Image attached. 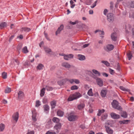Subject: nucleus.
<instances>
[{
	"mask_svg": "<svg viewBox=\"0 0 134 134\" xmlns=\"http://www.w3.org/2000/svg\"><path fill=\"white\" fill-rule=\"evenodd\" d=\"M107 117L108 115L106 114L103 115L101 116V120L103 121H104L107 118Z\"/></svg>",
	"mask_w": 134,
	"mask_h": 134,
	"instance_id": "cd10ccee",
	"label": "nucleus"
},
{
	"mask_svg": "<svg viewBox=\"0 0 134 134\" xmlns=\"http://www.w3.org/2000/svg\"><path fill=\"white\" fill-rule=\"evenodd\" d=\"M41 105L40 102L39 100H37L36 102L35 106L38 107Z\"/></svg>",
	"mask_w": 134,
	"mask_h": 134,
	"instance_id": "c03bdc74",
	"label": "nucleus"
},
{
	"mask_svg": "<svg viewBox=\"0 0 134 134\" xmlns=\"http://www.w3.org/2000/svg\"><path fill=\"white\" fill-rule=\"evenodd\" d=\"M44 50L46 52L49 54H53V52L52 51L51 49L48 47H45L44 48Z\"/></svg>",
	"mask_w": 134,
	"mask_h": 134,
	"instance_id": "ddd939ff",
	"label": "nucleus"
},
{
	"mask_svg": "<svg viewBox=\"0 0 134 134\" xmlns=\"http://www.w3.org/2000/svg\"><path fill=\"white\" fill-rule=\"evenodd\" d=\"M92 71L94 74L97 75L98 76H99L100 75V73L97 70L95 69H93Z\"/></svg>",
	"mask_w": 134,
	"mask_h": 134,
	"instance_id": "c9c22d12",
	"label": "nucleus"
},
{
	"mask_svg": "<svg viewBox=\"0 0 134 134\" xmlns=\"http://www.w3.org/2000/svg\"><path fill=\"white\" fill-rule=\"evenodd\" d=\"M105 111L104 109H102V110L99 109L98 113L97 114V115L98 116H100L101 114L104 113Z\"/></svg>",
	"mask_w": 134,
	"mask_h": 134,
	"instance_id": "393cba45",
	"label": "nucleus"
},
{
	"mask_svg": "<svg viewBox=\"0 0 134 134\" xmlns=\"http://www.w3.org/2000/svg\"><path fill=\"white\" fill-rule=\"evenodd\" d=\"M126 6L129 8H134V1H129L126 3Z\"/></svg>",
	"mask_w": 134,
	"mask_h": 134,
	"instance_id": "423d86ee",
	"label": "nucleus"
},
{
	"mask_svg": "<svg viewBox=\"0 0 134 134\" xmlns=\"http://www.w3.org/2000/svg\"><path fill=\"white\" fill-rule=\"evenodd\" d=\"M7 23L5 22L2 23L0 24V29H2L3 28L6 26Z\"/></svg>",
	"mask_w": 134,
	"mask_h": 134,
	"instance_id": "c85d7f7f",
	"label": "nucleus"
},
{
	"mask_svg": "<svg viewBox=\"0 0 134 134\" xmlns=\"http://www.w3.org/2000/svg\"><path fill=\"white\" fill-rule=\"evenodd\" d=\"M129 17L130 18L134 19V12H131L129 13Z\"/></svg>",
	"mask_w": 134,
	"mask_h": 134,
	"instance_id": "a19ab883",
	"label": "nucleus"
},
{
	"mask_svg": "<svg viewBox=\"0 0 134 134\" xmlns=\"http://www.w3.org/2000/svg\"><path fill=\"white\" fill-rule=\"evenodd\" d=\"M52 120L54 122L57 123H58L59 121V119L57 118L54 117L53 119Z\"/></svg>",
	"mask_w": 134,
	"mask_h": 134,
	"instance_id": "58836bf2",
	"label": "nucleus"
},
{
	"mask_svg": "<svg viewBox=\"0 0 134 134\" xmlns=\"http://www.w3.org/2000/svg\"><path fill=\"white\" fill-rule=\"evenodd\" d=\"M14 62L16 63V64L18 65H19V62L17 59H15L14 60Z\"/></svg>",
	"mask_w": 134,
	"mask_h": 134,
	"instance_id": "69168bd1",
	"label": "nucleus"
},
{
	"mask_svg": "<svg viewBox=\"0 0 134 134\" xmlns=\"http://www.w3.org/2000/svg\"><path fill=\"white\" fill-rule=\"evenodd\" d=\"M121 117L126 118L127 117V113L125 111L122 112L121 114Z\"/></svg>",
	"mask_w": 134,
	"mask_h": 134,
	"instance_id": "7c9ffc66",
	"label": "nucleus"
},
{
	"mask_svg": "<svg viewBox=\"0 0 134 134\" xmlns=\"http://www.w3.org/2000/svg\"><path fill=\"white\" fill-rule=\"evenodd\" d=\"M14 35H12L11 36L9 40V42H10L13 39V38L14 37Z\"/></svg>",
	"mask_w": 134,
	"mask_h": 134,
	"instance_id": "338daca9",
	"label": "nucleus"
},
{
	"mask_svg": "<svg viewBox=\"0 0 134 134\" xmlns=\"http://www.w3.org/2000/svg\"><path fill=\"white\" fill-rule=\"evenodd\" d=\"M84 87L86 90H88L89 88L88 85H85L84 86Z\"/></svg>",
	"mask_w": 134,
	"mask_h": 134,
	"instance_id": "4d7b16f0",
	"label": "nucleus"
},
{
	"mask_svg": "<svg viewBox=\"0 0 134 134\" xmlns=\"http://www.w3.org/2000/svg\"><path fill=\"white\" fill-rule=\"evenodd\" d=\"M107 19L109 22H113L114 19V16L112 13H108L107 16Z\"/></svg>",
	"mask_w": 134,
	"mask_h": 134,
	"instance_id": "7ed1b4c3",
	"label": "nucleus"
},
{
	"mask_svg": "<svg viewBox=\"0 0 134 134\" xmlns=\"http://www.w3.org/2000/svg\"><path fill=\"white\" fill-rule=\"evenodd\" d=\"M102 74L104 76H105L106 77H107L108 76V75L106 73L103 72L102 73Z\"/></svg>",
	"mask_w": 134,
	"mask_h": 134,
	"instance_id": "bf43d9fd",
	"label": "nucleus"
},
{
	"mask_svg": "<svg viewBox=\"0 0 134 134\" xmlns=\"http://www.w3.org/2000/svg\"><path fill=\"white\" fill-rule=\"evenodd\" d=\"M32 112V120L34 121H35L37 120L36 118L37 113L36 112L35 110L34 109L33 110Z\"/></svg>",
	"mask_w": 134,
	"mask_h": 134,
	"instance_id": "1a4fd4ad",
	"label": "nucleus"
},
{
	"mask_svg": "<svg viewBox=\"0 0 134 134\" xmlns=\"http://www.w3.org/2000/svg\"><path fill=\"white\" fill-rule=\"evenodd\" d=\"M64 27V26L63 25H61L60 27L58 28L57 31H56V35H57L58 34H59L60 31L63 29Z\"/></svg>",
	"mask_w": 134,
	"mask_h": 134,
	"instance_id": "f3484780",
	"label": "nucleus"
},
{
	"mask_svg": "<svg viewBox=\"0 0 134 134\" xmlns=\"http://www.w3.org/2000/svg\"><path fill=\"white\" fill-rule=\"evenodd\" d=\"M51 106L52 109H53L55 108L56 104V101L55 100H53L51 103Z\"/></svg>",
	"mask_w": 134,
	"mask_h": 134,
	"instance_id": "5701e85b",
	"label": "nucleus"
},
{
	"mask_svg": "<svg viewBox=\"0 0 134 134\" xmlns=\"http://www.w3.org/2000/svg\"><path fill=\"white\" fill-rule=\"evenodd\" d=\"M68 81L71 83H72L74 82L77 84H79L80 83L78 79H72L68 80Z\"/></svg>",
	"mask_w": 134,
	"mask_h": 134,
	"instance_id": "4468645a",
	"label": "nucleus"
},
{
	"mask_svg": "<svg viewBox=\"0 0 134 134\" xmlns=\"http://www.w3.org/2000/svg\"><path fill=\"white\" fill-rule=\"evenodd\" d=\"M45 88V89H46L47 91H52L53 90V88L52 87L47 86H46Z\"/></svg>",
	"mask_w": 134,
	"mask_h": 134,
	"instance_id": "37998d69",
	"label": "nucleus"
},
{
	"mask_svg": "<svg viewBox=\"0 0 134 134\" xmlns=\"http://www.w3.org/2000/svg\"><path fill=\"white\" fill-rule=\"evenodd\" d=\"M78 23V21H76L75 22H72L70 21L69 23L70 24L72 25H74Z\"/></svg>",
	"mask_w": 134,
	"mask_h": 134,
	"instance_id": "603ef678",
	"label": "nucleus"
},
{
	"mask_svg": "<svg viewBox=\"0 0 134 134\" xmlns=\"http://www.w3.org/2000/svg\"><path fill=\"white\" fill-rule=\"evenodd\" d=\"M101 62L104 64H105L107 66H109V63L107 61H102Z\"/></svg>",
	"mask_w": 134,
	"mask_h": 134,
	"instance_id": "de8ad7c7",
	"label": "nucleus"
},
{
	"mask_svg": "<svg viewBox=\"0 0 134 134\" xmlns=\"http://www.w3.org/2000/svg\"><path fill=\"white\" fill-rule=\"evenodd\" d=\"M120 88L121 90L123 91H127V89L122 86H121L120 87Z\"/></svg>",
	"mask_w": 134,
	"mask_h": 134,
	"instance_id": "864d4df0",
	"label": "nucleus"
},
{
	"mask_svg": "<svg viewBox=\"0 0 134 134\" xmlns=\"http://www.w3.org/2000/svg\"><path fill=\"white\" fill-rule=\"evenodd\" d=\"M31 30L28 27H23L21 30V31H24L25 32H28L29 31Z\"/></svg>",
	"mask_w": 134,
	"mask_h": 134,
	"instance_id": "b1692460",
	"label": "nucleus"
},
{
	"mask_svg": "<svg viewBox=\"0 0 134 134\" xmlns=\"http://www.w3.org/2000/svg\"><path fill=\"white\" fill-rule=\"evenodd\" d=\"M11 91V88H10L8 87L6 88L5 91V93H8Z\"/></svg>",
	"mask_w": 134,
	"mask_h": 134,
	"instance_id": "a18cd8bd",
	"label": "nucleus"
},
{
	"mask_svg": "<svg viewBox=\"0 0 134 134\" xmlns=\"http://www.w3.org/2000/svg\"><path fill=\"white\" fill-rule=\"evenodd\" d=\"M85 107V104L83 103H80L77 105V108L79 110H81L82 109Z\"/></svg>",
	"mask_w": 134,
	"mask_h": 134,
	"instance_id": "412c9836",
	"label": "nucleus"
},
{
	"mask_svg": "<svg viewBox=\"0 0 134 134\" xmlns=\"http://www.w3.org/2000/svg\"><path fill=\"white\" fill-rule=\"evenodd\" d=\"M105 50L107 51H110L114 48V46L111 44H108L106 46Z\"/></svg>",
	"mask_w": 134,
	"mask_h": 134,
	"instance_id": "0eeeda50",
	"label": "nucleus"
},
{
	"mask_svg": "<svg viewBox=\"0 0 134 134\" xmlns=\"http://www.w3.org/2000/svg\"><path fill=\"white\" fill-rule=\"evenodd\" d=\"M86 4L87 5H90L92 3L91 0H87L85 2Z\"/></svg>",
	"mask_w": 134,
	"mask_h": 134,
	"instance_id": "09e8293b",
	"label": "nucleus"
},
{
	"mask_svg": "<svg viewBox=\"0 0 134 134\" xmlns=\"http://www.w3.org/2000/svg\"><path fill=\"white\" fill-rule=\"evenodd\" d=\"M77 57L78 59L80 60H83L85 59V56L81 54H78Z\"/></svg>",
	"mask_w": 134,
	"mask_h": 134,
	"instance_id": "a211bd4d",
	"label": "nucleus"
},
{
	"mask_svg": "<svg viewBox=\"0 0 134 134\" xmlns=\"http://www.w3.org/2000/svg\"><path fill=\"white\" fill-rule=\"evenodd\" d=\"M74 55L73 54H70L69 55H65L64 56V58L66 60H68L71 58H72Z\"/></svg>",
	"mask_w": 134,
	"mask_h": 134,
	"instance_id": "6ab92c4d",
	"label": "nucleus"
},
{
	"mask_svg": "<svg viewBox=\"0 0 134 134\" xmlns=\"http://www.w3.org/2000/svg\"><path fill=\"white\" fill-rule=\"evenodd\" d=\"M106 94V91L104 90H102L101 92V95L103 97H105Z\"/></svg>",
	"mask_w": 134,
	"mask_h": 134,
	"instance_id": "e433bc0d",
	"label": "nucleus"
},
{
	"mask_svg": "<svg viewBox=\"0 0 134 134\" xmlns=\"http://www.w3.org/2000/svg\"><path fill=\"white\" fill-rule=\"evenodd\" d=\"M111 117L113 119H117L120 118V116L119 115L116 114L114 113H111L110 114Z\"/></svg>",
	"mask_w": 134,
	"mask_h": 134,
	"instance_id": "f8f14e48",
	"label": "nucleus"
},
{
	"mask_svg": "<svg viewBox=\"0 0 134 134\" xmlns=\"http://www.w3.org/2000/svg\"><path fill=\"white\" fill-rule=\"evenodd\" d=\"M68 81V80L67 79H63L61 80L58 82V84L61 86L65 83L66 81Z\"/></svg>",
	"mask_w": 134,
	"mask_h": 134,
	"instance_id": "2eb2a0df",
	"label": "nucleus"
},
{
	"mask_svg": "<svg viewBox=\"0 0 134 134\" xmlns=\"http://www.w3.org/2000/svg\"><path fill=\"white\" fill-rule=\"evenodd\" d=\"M44 35L45 36V37L49 41L50 40V39H49V38L48 37L47 34L45 33V32L44 33Z\"/></svg>",
	"mask_w": 134,
	"mask_h": 134,
	"instance_id": "6e6d98bb",
	"label": "nucleus"
},
{
	"mask_svg": "<svg viewBox=\"0 0 134 134\" xmlns=\"http://www.w3.org/2000/svg\"><path fill=\"white\" fill-rule=\"evenodd\" d=\"M34 131H32L28 132L26 134H34Z\"/></svg>",
	"mask_w": 134,
	"mask_h": 134,
	"instance_id": "e2e57ef3",
	"label": "nucleus"
},
{
	"mask_svg": "<svg viewBox=\"0 0 134 134\" xmlns=\"http://www.w3.org/2000/svg\"><path fill=\"white\" fill-rule=\"evenodd\" d=\"M78 89V87L76 85H74L72 86L71 88V89L72 90H77Z\"/></svg>",
	"mask_w": 134,
	"mask_h": 134,
	"instance_id": "49530a36",
	"label": "nucleus"
},
{
	"mask_svg": "<svg viewBox=\"0 0 134 134\" xmlns=\"http://www.w3.org/2000/svg\"><path fill=\"white\" fill-rule=\"evenodd\" d=\"M127 55L129 60H130L132 57L131 53H128L127 54Z\"/></svg>",
	"mask_w": 134,
	"mask_h": 134,
	"instance_id": "79ce46f5",
	"label": "nucleus"
},
{
	"mask_svg": "<svg viewBox=\"0 0 134 134\" xmlns=\"http://www.w3.org/2000/svg\"><path fill=\"white\" fill-rule=\"evenodd\" d=\"M113 108L118 110H121L122 109L121 107L119 106L118 104V102L115 100H113L111 103Z\"/></svg>",
	"mask_w": 134,
	"mask_h": 134,
	"instance_id": "f03ea898",
	"label": "nucleus"
},
{
	"mask_svg": "<svg viewBox=\"0 0 134 134\" xmlns=\"http://www.w3.org/2000/svg\"><path fill=\"white\" fill-rule=\"evenodd\" d=\"M22 52L25 53H26L29 52V51L26 46L24 47L22 49Z\"/></svg>",
	"mask_w": 134,
	"mask_h": 134,
	"instance_id": "bb28decb",
	"label": "nucleus"
},
{
	"mask_svg": "<svg viewBox=\"0 0 134 134\" xmlns=\"http://www.w3.org/2000/svg\"><path fill=\"white\" fill-rule=\"evenodd\" d=\"M99 34L100 35H104V32L103 31H101L99 32Z\"/></svg>",
	"mask_w": 134,
	"mask_h": 134,
	"instance_id": "0e129e2a",
	"label": "nucleus"
},
{
	"mask_svg": "<svg viewBox=\"0 0 134 134\" xmlns=\"http://www.w3.org/2000/svg\"><path fill=\"white\" fill-rule=\"evenodd\" d=\"M44 65L42 64H40L37 67V69L40 70L42 69Z\"/></svg>",
	"mask_w": 134,
	"mask_h": 134,
	"instance_id": "f704fd0d",
	"label": "nucleus"
},
{
	"mask_svg": "<svg viewBox=\"0 0 134 134\" xmlns=\"http://www.w3.org/2000/svg\"><path fill=\"white\" fill-rule=\"evenodd\" d=\"M76 116L74 115H70L68 117V119L70 121H74L75 120Z\"/></svg>",
	"mask_w": 134,
	"mask_h": 134,
	"instance_id": "9d476101",
	"label": "nucleus"
},
{
	"mask_svg": "<svg viewBox=\"0 0 134 134\" xmlns=\"http://www.w3.org/2000/svg\"><path fill=\"white\" fill-rule=\"evenodd\" d=\"M81 96V94L79 92H76L70 95L68 99V101H71L76 99Z\"/></svg>",
	"mask_w": 134,
	"mask_h": 134,
	"instance_id": "f257e3e1",
	"label": "nucleus"
},
{
	"mask_svg": "<svg viewBox=\"0 0 134 134\" xmlns=\"http://www.w3.org/2000/svg\"><path fill=\"white\" fill-rule=\"evenodd\" d=\"M5 128V125L4 124H0V131H3Z\"/></svg>",
	"mask_w": 134,
	"mask_h": 134,
	"instance_id": "4c0bfd02",
	"label": "nucleus"
},
{
	"mask_svg": "<svg viewBox=\"0 0 134 134\" xmlns=\"http://www.w3.org/2000/svg\"><path fill=\"white\" fill-rule=\"evenodd\" d=\"M111 38L114 41H116L117 39L116 34V33H112L111 35Z\"/></svg>",
	"mask_w": 134,
	"mask_h": 134,
	"instance_id": "aec40b11",
	"label": "nucleus"
},
{
	"mask_svg": "<svg viewBox=\"0 0 134 134\" xmlns=\"http://www.w3.org/2000/svg\"><path fill=\"white\" fill-rule=\"evenodd\" d=\"M2 77L4 79H6L7 78V73L5 72L2 73Z\"/></svg>",
	"mask_w": 134,
	"mask_h": 134,
	"instance_id": "ea45409f",
	"label": "nucleus"
},
{
	"mask_svg": "<svg viewBox=\"0 0 134 134\" xmlns=\"http://www.w3.org/2000/svg\"><path fill=\"white\" fill-rule=\"evenodd\" d=\"M19 117V113L18 112L14 113L12 116L13 119L16 123L18 121Z\"/></svg>",
	"mask_w": 134,
	"mask_h": 134,
	"instance_id": "20e7f679",
	"label": "nucleus"
},
{
	"mask_svg": "<svg viewBox=\"0 0 134 134\" xmlns=\"http://www.w3.org/2000/svg\"><path fill=\"white\" fill-rule=\"evenodd\" d=\"M97 0L96 1H95L94 2V3L92 5H91V8H94L96 5V4L97 3Z\"/></svg>",
	"mask_w": 134,
	"mask_h": 134,
	"instance_id": "8fccbe9b",
	"label": "nucleus"
},
{
	"mask_svg": "<svg viewBox=\"0 0 134 134\" xmlns=\"http://www.w3.org/2000/svg\"><path fill=\"white\" fill-rule=\"evenodd\" d=\"M108 10L107 9H105L103 11V14L105 15H106L107 13L108 12Z\"/></svg>",
	"mask_w": 134,
	"mask_h": 134,
	"instance_id": "5fc2aeb1",
	"label": "nucleus"
},
{
	"mask_svg": "<svg viewBox=\"0 0 134 134\" xmlns=\"http://www.w3.org/2000/svg\"><path fill=\"white\" fill-rule=\"evenodd\" d=\"M132 37L134 38V29H132Z\"/></svg>",
	"mask_w": 134,
	"mask_h": 134,
	"instance_id": "774afa93",
	"label": "nucleus"
},
{
	"mask_svg": "<svg viewBox=\"0 0 134 134\" xmlns=\"http://www.w3.org/2000/svg\"><path fill=\"white\" fill-rule=\"evenodd\" d=\"M62 65L63 67L66 68H69L71 67V65L67 62H63L62 64Z\"/></svg>",
	"mask_w": 134,
	"mask_h": 134,
	"instance_id": "dca6fc26",
	"label": "nucleus"
},
{
	"mask_svg": "<svg viewBox=\"0 0 134 134\" xmlns=\"http://www.w3.org/2000/svg\"><path fill=\"white\" fill-rule=\"evenodd\" d=\"M46 134H55V132H50L49 131H48Z\"/></svg>",
	"mask_w": 134,
	"mask_h": 134,
	"instance_id": "052dcab7",
	"label": "nucleus"
},
{
	"mask_svg": "<svg viewBox=\"0 0 134 134\" xmlns=\"http://www.w3.org/2000/svg\"><path fill=\"white\" fill-rule=\"evenodd\" d=\"M109 71L111 74L113 75L114 74V71L110 68L109 69Z\"/></svg>",
	"mask_w": 134,
	"mask_h": 134,
	"instance_id": "3c124183",
	"label": "nucleus"
},
{
	"mask_svg": "<svg viewBox=\"0 0 134 134\" xmlns=\"http://www.w3.org/2000/svg\"><path fill=\"white\" fill-rule=\"evenodd\" d=\"M64 114L63 112L60 110H58L57 112V114L59 116L62 117L63 116Z\"/></svg>",
	"mask_w": 134,
	"mask_h": 134,
	"instance_id": "a878e982",
	"label": "nucleus"
},
{
	"mask_svg": "<svg viewBox=\"0 0 134 134\" xmlns=\"http://www.w3.org/2000/svg\"><path fill=\"white\" fill-rule=\"evenodd\" d=\"M80 127H81L82 129H84L85 128V126L84 125L82 124L80 125Z\"/></svg>",
	"mask_w": 134,
	"mask_h": 134,
	"instance_id": "13d9d810",
	"label": "nucleus"
},
{
	"mask_svg": "<svg viewBox=\"0 0 134 134\" xmlns=\"http://www.w3.org/2000/svg\"><path fill=\"white\" fill-rule=\"evenodd\" d=\"M22 47V46L20 45H19L17 47V49L19 50H20Z\"/></svg>",
	"mask_w": 134,
	"mask_h": 134,
	"instance_id": "680f3d73",
	"label": "nucleus"
},
{
	"mask_svg": "<svg viewBox=\"0 0 134 134\" xmlns=\"http://www.w3.org/2000/svg\"><path fill=\"white\" fill-rule=\"evenodd\" d=\"M45 88H42L41 91V93H40V95L41 97H42L45 94Z\"/></svg>",
	"mask_w": 134,
	"mask_h": 134,
	"instance_id": "c756f323",
	"label": "nucleus"
},
{
	"mask_svg": "<svg viewBox=\"0 0 134 134\" xmlns=\"http://www.w3.org/2000/svg\"><path fill=\"white\" fill-rule=\"evenodd\" d=\"M129 120H125L123 121H120L119 122V123L121 124H127L128 123L129 121Z\"/></svg>",
	"mask_w": 134,
	"mask_h": 134,
	"instance_id": "72a5a7b5",
	"label": "nucleus"
},
{
	"mask_svg": "<svg viewBox=\"0 0 134 134\" xmlns=\"http://www.w3.org/2000/svg\"><path fill=\"white\" fill-rule=\"evenodd\" d=\"M106 131L107 132L108 134H113V130L109 127L107 126H105Z\"/></svg>",
	"mask_w": 134,
	"mask_h": 134,
	"instance_id": "39448f33",
	"label": "nucleus"
},
{
	"mask_svg": "<svg viewBox=\"0 0 134 134\" xmlns=\"http://www.w3.org/2000/svg\"><path fill=\"white\" fill-rule=\"evenodd\" d=\"M96 82L98 85L100 86L101 87L103 85V82L102 79L99 78L96 79Z\"/></svg>",
	"mask_w": 134,
	"mask_h": 134,
	"instance_id": "6e6552de",
	"label": "nucleus"
},
{
	"mask_svg": "<svg viewBox=\"0 0 134 134\" xmlns=\"http://www.w3.org/2000/svg\"><path fill=\"white\" fill-rule=\"evenodd\" d=\"M87 94L89 96H93V93L92 92V88H90L88 90L87 92Z\"/></svg>",
	"mask_w": 134,
	"mask_h": 134,
	"instance_id": "2f4dec72",
	"label": "nucleus"
},
{
	"mask_svg": "<svg viewBox=\"0 0 134 134\" xmlns=\"http://www.w3.org/2000/svg\"><path fill=\"white\" fill-rule=\"evenodd\" d=\"M43 108L44 112L46 113H48L49 109V107L48 105L47 104L44 105L43 106Z\"/></svg>",
	"mask_w": 134,
	"mask_h": 134,
	"instance_id": "9b49d317",
	"label": "nucleus"
},
{
	"mask_svg": "<svg viewBox=\"0 0 134 134\" xmlns=\"http://www.w3.org/2000/svg\"><path fill=\"white\" fill-rule=\"evenodd\" d=\"M18 98L19 99H21L23 98L24 97V94L22 91H20L18 93Z\"/></svg>",
	"mask_w": 134,
	"mask_h": 134,
	"instance_id": "4be33fe9",
	"label": "nucleus"
},
{
	"mask_svg": "<svg viewBox=\"0 0 134 134\" xmlns=\"http://www.w3.org/2000/svg\"><path fill=\"white\" fill-rule=\"evenodd\" d=\"M61 127V125L60 123L57 124L54 127V128L57 130L60 129Z\"/></svg>",
	"mask_w": 134,
	"mask_h": 134,
	"instance_id": "473e14b6",
	"label": "nucleus"
}]
</instances>
